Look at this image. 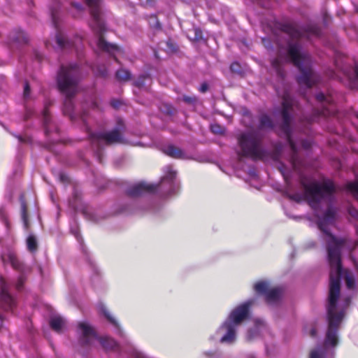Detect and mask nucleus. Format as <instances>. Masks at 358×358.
<instances>
[{
  "instance_id": "38",
  "label": "nucleus",
  "mask_w": 358,
  "mask_h": 358,
  "mask_svg": "<svg viewBox=\"0 0 358 358\" xmlns=\"http://www.w3.org/2000/svg\"><path fill=\"white\" fill-rule=\"evenodd\" d=\"M133 356L134 358H148L143 353L136 350H134Z\"/></svg>"
},
{
  "instance_id": "47",
  "label": "nucleus",
  "mask_w": 358,
  "mask_h": 358,
  "mask_svg": "<svg viewBox=\"0 0 358 358\" xmlns=\"http://www.w3.org/2000/svg\"><path fill=\"white\" fill-rule=\"evenodd\" d=\"M152 20L155 21V23L153 24H154V26H155L156 28L159 27V22H157V20H156V18H155V17H153V18H152Z\"/></svg>"
},
{
  "instance_id": "34",
  "label": "nucleus",
  "mask_w": 358,
  "mask_h": 358,
  "mask_svg": "<svg viewBox=\"0 0 358 358\" xmlns=\"http://www.w3.org/2000/svg\"><path fill=\"white\" fill-rule=\"evenodd\" d=\"M348 212H349V214L351 215L352 217H353V218H355L356 220H358V210L356 208H355L352 206H350L348 208Z\"/></svg>"
},
{
  "instance_id": "33",
  "label": "nucleus",
  "mask_w": 358,
  "mask_h": 358,
  "mask_svg": "<svg viewBox=\"0 0 358 358\" xmlns=\"http://www.w3.org/2000/svg\"><path fill=\"white\" fill-rule=\"evenodd\" d=\"M279 169L285 179H287L289 176V169L287 168L286 166L282 164Z\"/></svg>"
},
{
  "instance_id": "29",
  "label": "nucleus",
  "mask_w": 358,
  "mask_h": 358,
  "mask_svg": "<svg viewBox=\"0 0 358 358\" xmlns=\"http://www.w3.org/2000/svg\"><path fill=\"white\" fill-rule=\"evenodd\" d=\"M21 217L23 221L24 225L25 228L28 227V216L27 213V208L26 205L24 202L21 203Z\"/></svg>"
},
{
  "instance_id": "43",
  "label": "nucleus",
  "mask_w": 358,
  "mask_h": 358,
  "mask_svg": "<svg viewBox=\"0 0 358 358\" xmlns=\"http://www.w3.org/2000/svg\"><path fill=\"white\" fill-rule=\"evenodd\" d=\"M208 86L206 83H203L199 88V91L201 92H206L208 90Z\"/></svg>"
},
{
  "instance_id": "46",
  "label": "nucleus",
  "mask_w": 358,
  "mask_h": 358,
  "mask_svg": "<svg viewBox=\"0 0 358 358\" xmlns=\"http://www.w3.org/2000/svg\"><path fill=\"white\" fill-rule=\"evenodd\" d=\"M22 286V279H20L19 280V282H17V284L16 285V287L17 289H20L21 287Z\"/></svg>"
},
{
  "instance_id": "26",
  "label": "nucleus",
  "mask_w": 358,
  "mask_h": 358,
  "mask_svg": "<svg viewBox=\"0 0 358 358\" xmlns=\"http://www.w3.org/2000/svg\"><path fill=\"white\" fill-rule=\"evenodd\" d=\"M12 38L15 41L19 43H25L28 41V36L22 30H19L16 33V36H13Z\"/></svg>"
},
{
  "instance_id": "17",
  "label": "nucleus",
  "mask_w": 358,
  "mask_h": 358,
  "mask_svg": "<svg viewBox=\"0 0 358 358\" xmlns=\"http://www.w3.org/2000/svg\"><path fill=\"white\" fill-rule=\"evenodd\" d=\"M50 327L57 332H60L65 326V320L60 316H52L50 321Z\"/></svg>"
},
{
  "instance_id": "2",
  "label": "nucleus",
  "mask_w": 358,
  "mask_h": 358,
  "mask_svg": "<svg viewBox=\"0 0 358 358\" xmlns=\"http://www.w3.org/2000/svg\"><path fill=\"white\" fill-rule=\"evenodd\" d=\"M283 31L289 37L287 48L284 50L285 55L284 57L281 56L282 52H280V57L272 61V67L278 76L282 77L284 74L282 69V62H292L301 73L297 78L299 85L310 88L318 81V76L311 69L310 56L306 52L301 50V47L297 41L301 38L309 39L311 35L318 36L320 30L315 26L306 29L295 24H286L283 27Z\"/></svg>"
},
{
  "instance_id": "52",
  "label": "nucleus",
  "mask_w": 358,
  "mask_h": 358,
  "mask_svg": "<svg viewBox=\"0 0 358 358\" xmlns=\"http://www.w3.org/2000/svg\"><path fill=\"white\" fill-rule=\"evenodd\" d=\"M313 121V119L308 120V122Z\"/></svg>"
},
{
  "instance_id": "51",
  "label": "nucleus",
  "mask_w": 358,
  "mask_h": 358,
  "mask_svg": "<svg viewBox=\"0 0 358 358\" xmlns=\"http://www.w3.org/2000/svg\"><path fill=\"white\" fill-rule=\"evenodd\" d=\"M331 103V102H329V103ZM322 103H323V104H327V102H326V103H324V102H323ZM323 107H325V105H323Z\"/></svg>"
},
{
  "instance_id": "31",
  "label": "nucleus",
  "mask_w": 358,
  "mask_h": 358,
  "mask_svg": "<svg viewBox=\"0 0 358 358\" xmlns=\"http://www.w3.org/2000/svg\"><path fill=\"white\" fill-rule=\"evenodd\" d=\"M316 99L321 103H329L331 101V98L325 96L323 93H318L316 94Z\"/></svg>"
},
{
  "instance_id": "7",
  "label": "nucleus",
  "mask_w": 358,
  "mask_h": 358,
  "mask_svg": "<svg viewBox=\"0 0 358 358\" xmlns=\"http://www.w3.org/2000/svg\"><path fill=\"white\" fill-rule=\"evenodd\" d=\"M86 2L90 8L92 17L91 27L97 34V47L100 50L114 55L115 52L120 51V48L115 44L108 43L101 36L105 31V25L101 16L102 0H86Z\"/></svg>"
},
{
  "instance_id": "12",
  "label": "nucleus",
  "mask_w": 358,
  "mask_h": 358,
  "mask_svg": "<svg viewBox=\"0 0 358 358\" xmlns=\"http://www.w3.org/2000/svg\"><path fill=\"white\" fill-rule=\"evenodd\" d=\"M157 185L141 182L131 185L127 189V194L131 196H140L146 192H153L157 189Z\"/></svg>"
},
{
  "instance_id": "20",
  "label": "nucleus",
  "mask_w": 358,
  "mask_h": 358,
  "mask_svg": "<svg viewBox=\"0 0 358 358\" xmlns=\"http://www.w3.org/2000/svg\"><path fill=\"white\" fill-rule=\"evenodd\" d=\"M99 341L103 348L106 350H115L116 348H117V343L110 338H101L99 339Z\"/></svg>"
},
{
  "instance_id": "36",
  "label": "nucleus",
  "mask_w": 358,
  "mask_h": 358,
  "mask_svg": "<svg viewBox=\"0 0 358 358\" xmlns=\"http://www.w3.org/2000/svg\"><path fill=\"white\" fill-rule=\"evenodd\" d=\"M305 331L313 337L316 336L317 335V329L315 327H313L312 325L308 329L306 328Z\"/></svg>"
},
{
  "instance_id": "4",
  "label": "nucleus",
  "mask_w": 358,
  "mask_h": 358,
  "mask_svg": "<svg viewBox=\"0 0 358 358\" xmlns=\"http://www.w3.org/2000/svg\"><path fill=\"white\" fill-rule=\"evenodd\" d=\"M252 303L253 300H248L235 308L230 313L227 320L216 331V334L220 336V343L227 344L234 343L236 338L237 328L247 318L249 308Z\"/></svg>"
},
{
  "instance_id": "35",
  "label": "nucleus",
  "mask_w": 358,
  "mask_h": 358,
  "mask_svg": "<svg viewBox=\"0 0 358 358\" xmlns=\"http://www.w3.org/2000/svg\"><path fill=\"white\" fill-rule=\"evenodd\" d=\"M192 31L194 32V34L192 38V40L196 41V40L200 39L202 37V33L200 29L195 28L192 30Z\"/></svg>"
},
{
  "instance_id": "6",
  "label": "nucleus",
  "mask_w": 358,
  "mask_h": 358,
  "mask_svg": "<svg viewBox=\"0 0 358 358\" xmlns=\"http://www.w3.org/2000/svg\"><path fill=\"white\" fill-rule=\"evenodd\" d=\"M294 103V101L291 95L286 92L282 96V110L281 113L282 117V129L286 135L287 141L289 144L292 156L289 159V164L294 171H298L301 164V159L297 155V148L294 143L292 136V129L290 127L291 123V112L292 111V107Z\"/></svg>"
},
{
  "instance_id": "8",
  "label": "nucleus",
  "mask_w": 358,
  "mask_h": 358,
  "mask_svg": "<svg viewBox=\"0 0 358 358\" xmlns=\"http://www.w3.org/2000/svg\"><path fill=\"white\" fill-rule=\"evenodd\" d=\"M81 120L86 124V129L90 138L92 146L94 149L96 155L99 160L101 162L99 151L104 145H109L115 143H120L122 141V136L118 129H114L108 132H92L90 130L87 120L86 113L84 111L80 116Z\"/></svg>"
},
{
  "instance_id": "5",
  "label": "nucleus",
  "mask_w": 358,
  "mask_h": 358,
  "mask_svg": "<svg viewBox=\"0 0 358 358\" xmlns=\"http://www.w3.org/2000/svg\"><path fill=\"white\" fill-rule=\"evenodd\" d=\"M79 70L77 64H70L68 66H62L57 76V85L59 90L66 94V99L64 102V113L73 118L71 110L72 102L70 98L77 92Z\"/></svg>"
},
{
  "instance_id": "32",
  "label": "nucleus",
  "mask_w": 358,
  "mask_h": 358,
  "mask_svg": "<svg viewBox=\"0 0 358 358\" xmlns=\"http://www.w3.org/2000/svg\"><path fill=\"white\" fill-rule=\"evenodd\" d=\"M43 124H44V126L45 127V132L46 133H48L49 131H48V122H49V120H50V117H49V113L48 111V109L47 108H45L43 112Z\"/></svg>"
},
{
  "instance_id": "16",
  "label": "nucleus",
  "mask_w": 358,
  "mask_h": 358,
  "mask_svg": "<svg viewBox=\"0 0 358 358\" xmlns=\"http://www.w3.org/2000/svg\"><path fill=\"white\" fill-rule=\"evenodd\" d=\"M99 311L104 315V316L106 317V319L108 320V322L117 329V331L120 334H121L122 331H121V329L120 328L117 321L115 319V317H113L110 314V313L106 309V306L103 304H100L99 306Z\"/></svg>"
},
{
  "instance_id": "27",
  "label": "nucleus",
  "mask_w": 358,
  "mask_h": 358,
  "mask_svg": "<svg viewBox=\"0 0 358 358\" xmlns=\"http://www.w3.org/2000/svg\"><path fill=\"white\" fill-rule=\"evenodd\" d=\"M58 8H59V3L56 1H52L50 6V13H51L52 22H53L54 25L55 26V27H57V25L56 14H57Z\"/></svg>"
},
{
  "instance_id": "40",
  "label": "nucleus",
  "mask_w": 358,
  "mask_h": 358,
  "mask_svg": "<svg viewBox=\"0 0 358 358\" xmlns=\"http://www.w3.org/2000/svg\"><path fill=\"white\" fill-rule=\"evenodd\" d=\"M29 92H30L29 86L28 83H26L24 84V97L25 99L29 97Z\"/></svg>"
},
{
  "instance_id": "49",
  "label": "nucleus",
  "mask_w": 358,
  "mask_h": 358,
  "mask_svg": "<svg viewBox=\"0 0 358 358\" xmlns=\"http://www.w3.org/2000/svg\"><path fill=\"white\" fill-rule=\"evenodd\" d=\"M100 75L102 76H106L107 75V73H106V71H101L100 72Z\"/></svg>"
},
{
  "instance_id": "42",
  "label": "nucleus",
  "mask_w": 358,
  "mask_h": 358,
  "mask_svg": "<svg viewBox=\"0 0 358 358\" xmlns=\"http://www.w3.org/2000/svg\"><path fill=\"white\" fill-rule=\"evenodd\" d=\"M143 3L148 6H152L155 5L156 0H141Z\"/></svg>"
},
{
  "instance_id": "22",
  "label": "nucleus",
  "mask_w": 358,
  "mask_h": 358,
  "mask_svg": "<svg viewBox=\"0 0 358 358\" xmlns=\"http://www.w3.org/2000/svg\"><path fill=\"white\" fill-rule=\"evenodd\" d=\"M259 122L262 129H271L273 127L271 118L266 115H262L260 117Z\"/></svg>"
},
{
  "instance_id": "25",
  "label": "nucleus",
  "mask_w": 358,
  "mask_h": 358,
  "mask_svg": "<svg viewBox=\"0 0 358 358\" xmlns=\"http://www.w3.org/2000/svg\"><path fill=\"white\" fill-rule=\"evenodd\" d=\"M346 189L358 199V178L355 182H348Z\"/></svg>"
},
{
  "instance_id": "1",
  "label": "nucleus",
  "mask_w": 358,
  "mask_h": 358,
  "mask_svg": "<svg viewBox=\"0 0 358 358\" xmlns=\"http://www.w3.org/2000/svg\"><path fill=\"white\" fill-rule=\"evenodd\" d=\"M337 215H317V225L327 242V259L330 266L329 292L328 298L327 322L324 344L310 350L309 358H332L333 350L338 343V329L345 315L350 299L357 289L353 274L343 271L341 252L346 248L350 250V243L333 236L329 227L334 224Z\"/></svg>"
},
{
  "instance_id": "18",
  "label": "nucleus",
  "mask_w": 358,
  "mask_h": 358,
  "mask_svg": "<svg viewBox=\"0 0 358 358\" xmlns=\"http://www.w3.org/2000/svg\"><path fill=\"white\" fill-rule=\"evenodd\" d=\"M265 327V324L264 321L261 320H257L255 321V329H250L248 331L246 335V338L248 341L252 340L254 338L256 337L257 334Z\"/></svg>"
},
{
  "instance_id": "30",
  "label": "nucleus",
  "mask_w": 358,
  "mask_h": 358,
  "mask_svg": "<svg viewBox=\"0 0 358 358\" xmlns=\"http://www.w3.org/2000/svg\"><path fill=\"white\" fill-rule=\"evenodd\" d=\"M210 129L215 134H222L224 132V128L217 124H213L210 126Z\"/></svg>"
},
{
  "instance_id": "50",
  "label": "nucleus",
  "mask_w": 358,
  "mask_h": 358,
  "mask_svg": "<svg viewBox=\"0 0 358 358\" xmlns=\"http://www.w3.org/2000/svg\"><path fill=\"white\" fill-rule=\"evenodd\" d=\"M92 105H93V107H96L97 106L96 103H93Z\"/></svg>"
},
{
  "instance_id": "3",
  "label": "nucleus",
  "mask_w": 358,
  "mask_h": 358,
  "mask_svg": "<svg viewBox=\"0 0 358 358\" xmlns=\"http://www.w3.org/2000/svg\"><path fill=\"white\" fill-rule=\"evenodd\" d=\"M301 183L303 189V192L289 194V198L296 202L307 201L315 209L322 201L328 203L336 191L334 184L329 180H324L322 184H320L315 180L308 182L302 179Z\"/></svg>"
},
{
  "instance_id": "53",
  "label": "nucleus",
  "mask_w": 358,
  "mask_h": 358,
  "mask_svg": "<svg viewBox=\"0 0 358 358\" xmlns=\"http://www.w3.org/2000/svg\"><path fill=\"white\" fill-rule=\"evenodd\" d=\"M1 324H0V326H1Z\"/></svg>"
},
{
  "instance_id": "39",
  "label": "nucleus",
  "mask_w": 358,
  "mask_h": 358,
  "mask_svg": "<svg viewBox=\"0 0 358 358\" xmlns=\"http://www.w3.org/2000/svg\"><path fill=\"white\" fill-rule=\"evenodd\" d=\"M0 217L5 222L6 227H8V223L6 220V212L3 208H0Z\"/></svg>"
},
{
  "instance_id": "14",
  "label": "nucleus",
  "mask_w": 358,
  "mask_h": 358,
  "mask_svg": "<svg viewBox=\"0 0 358 358\" xmlns=\"http://www.w3.org/2000/svg\"><path fill=\"white\" fill-rule=\"evenodd\" d=\"M176 172L173 170L172 167H166V172L162 179L163 185H168L169 186V194L175 193L179 187V185L176 180Z\"/></svg>"
},
{
  "instance_id": "24",
  "label": "nucleus",
  "mask_w": 358,
  "mask_h": 358,
  "mask_svg": "<svg viewBox=\"0 0 358 358\" xmlns=\"http://www.w3.org/2000/svg\"><path fill=\"white\" fill-rule=\"evenodd\" d=\"M116 78L120 81H128L131 78V73L129 71L125 69H120L116 72Z\"/></svg>"
},
{
  "instance_id": "11",
  "label": "nucleus",
  "mask_w": 358,
  "mask_h": 358,
  "mask_svg": "<svg viewBox=\"0 0 358 358\" xmlns=\"http://www.w3.org/2000/svg\"><path fill=\"white\" fill-rule=\"evenodd\" d=\"M78 331L80 335L81 342L85 345H91L98 339L93 328L85 322L78 323Z\"/></svg>"
},
{
  "instance_id": "10",
  "label": "nucleus",
  "mask_w": 358,
  "mask_h": 358,
  "mask_svg": "<svg viewBox=\"0 0 358 358\" xmlns=\"http://www.w3.org/2000/svg\"><path fill=\"white\" fill-rule=\"evenodd\" d=\"M256 292L263 294L266 297V301L270 304L277 303L282 294V289L279 287L270 289L268 282L260 281L254 286Z\"/></svg>"
},
{
  "instance_id": "28",
  "label": "nucleus",
  "mask_w": 358,
  "mask_h": 358,
  "mask_svg": "<svg viewBox=\"0 0 358 358\" xmlns=\"http://www.w3.org/2000/svg\"><path fill=\"white\" fill-rule=\"evenodd\" d=\"M27 248L29 251L34 252L37 249V242L36 238L33 236H29L27 240Z\"/></svg>"
},
{
  "instance_id": "21",
  "label": "nucleus",
  "mask_w": 358,
  "mask_h": 358,
  "mask_svg": "<svg viewBox=\"0 0 358 358\" xmlns=\"http://www.w3.org/2000/svg\"><path fill=\"white\" fill-rule=\"evenodd\" d=\"M346 77L349 80V85L351 88H356L358 83V66H357L352 72V75H350L348 73H345Z\"/></svg>"
},
{
  "instance_id": "9",
  "label": "nucleus",
  "mask_w": 358,
  "mask_h": 358,
  "mask_svg": "<svg viewBox=\"0 0 358 358\" xmlns=\"http://www.w3.org/2000/svg\"><path fill=\"white\" fill-rule=\"evenodd\" d=\"M238 143L241 150V155L254 159H260L263 156L262 150L259 146V137L254 132H247L238 138Z\"/></svg>"
},
{
  "instance_id": "44",
  "label": "nucleus",
  "mask_w": 358,
  "mask_h": 358,
  "mask_svg": "<svg viewBox=\"0 0 358 358\" xmlns=\"http://www.w3.org/2000/svg\"><path fill=\"white\" fill-rule=\"evenodd\" d=\"M183 100L185 101L186 102L191 103L196 100V99L194 97L184 96Z\"/></svg>"
},
{
  "instance_id": "48",
  "label": "nucleus",
  "mask_w": 358,
  "mask_h": 358,
  "mask_svg": "<svg viewBox=\"0 0 358 358\" xmlns=\"http://www.w3.org/2000/svg\"><path fill=\"white\" fill-rule=\"evenodd\" d=\"M322 115L326 116L331 113V112L329 110V109H325L322 112Z\"/></svg>"
},
{
  "instance_id": "13",
  "label": "nucleus",
  "mask_w": 358,
  "mask_h": 358,
  "mask_svg": "<svg viewBox=\"0 0 358 358\" xmlns=\"http://www.w3.org/2000/svg\"><path fill=\"white\" fill-rule=\"evenodd\" d=\"M0 302L6 310L11 309L14 305V299L8 292V285L3 279L0 280Z\"/></svg>"
},
{
  "instance_id": "15",
  "label": "nucleus",
  "mask_w": 358,
  "mask_h": 358,
  "mask_svg": "<svg viewBox=\"0 0 358 358\" xmlns=\"http://www.w3.org/2000/svg\"><path fill=\"white\" fill-rule=\"evenodd\" d=\"M163 151L166 155L173 158L182 159L185 157V154L180 148L171 145L165 147Z\"/></svg>"
},
{
  "instance_id": "37",
  "label": "nucleus",
  "mask_w": 358,
  "mask_h": 358,
  "mask_svg": "<svg viewBox=\"0 0 358 358\" xmlns=\"http://www.w3.org/2000/svg\"><path fill=\"white\" fill-rule=\"evenodd\" d=\"M230 69L233 72L240 73V66L237 62L232 63L231 64Z\"/></svg>"
},
{
  "instance_id": "41",
  "label": "nucleus",
  "mask_w": 358,
  "mask_h": 358,
  "mask_svg": "<svg viewBox=\"0 0 358 358\" xmlns=\"http://www.w3.org/2000/svg\"><path fill=\"white\" fill-rule=\"evenodd\" d=\"M71 4L78 11H82L83 10V6L80 3L72 2Z\"/></svg>"
},
{
  "instance_id": "19",
  "label": "nucleus",
  "mask_w": 358,
  "mask_h": 358,
  "mask_svg": "<svg viewBox=\"0 0 358 358\" xmlns=\"http://www.w3.org/2000/svg\"><path fill=\"white\" fill-rule=\"evenodd\" d=\"M2 260L4 263H9L11 266L15 268H20V262H18L15 255L11 252L2 255Z\"/></svg>"
},
{
  "instance_id": "23",
  "label": "nucleus",
  "mask_w": 358,
  "mask_h": 358,
  "mask_svg": "<svg viewBox=\"0 0 358 358\" xmlns=\"http://www.w3.org/2000/svg\"><path fill=\"white\" fill-rule=\"evenodd\" d=\"M56 41L59 46L64 48L66 46L73 45L63 34L58 33L56 36Z\"/></svg>"
},
{
  "instance_id": "45",
  "label": "nucleus",
  "mask_w": 358,
  "mask_h": 358,
  "mask_svg": "<svg viewBox=\"0 0 358 358\" xmlns=\"http://www.w3.org/2000/svg\"><path fill=\"white\" fill-rule=\"evenodd\" d=\"M301 145H302L304 148L307 149V148H308L310 147V143H309V142H308V141H302V142H301Z\"/></svg>"
}]
</instances>
